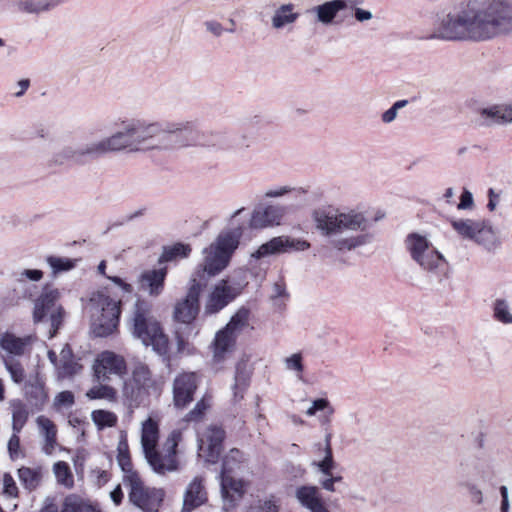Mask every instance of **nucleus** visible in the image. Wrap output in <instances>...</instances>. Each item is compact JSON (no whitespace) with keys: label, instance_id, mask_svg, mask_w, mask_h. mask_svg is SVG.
Returning a JSON list of instances; mask_svg holds the SVG:
<instances>
[{"label":"nucleus","instance_id":"nucleus-1","mask_svg":"<svg viewBox=\"0 0 512 512\" xmlns=\"http://www.w3.org/2000/svg\"><path fill=\"white\" fill-rule=\"evenodd\" d=\"M241 235L240 229L222 231L213 243L203 249V264L199 265L192 274L185 297L174 305L173 319L177 323L175 337L178 351L184 350L188 339L199 333L195 320L200 310L201 292L210 278L220 273L229 264L240 244Z\"/></svg>","mask_w":512,"mask_h":512},{"label":"nucleus","instance_id":"nucleus-2","mask_svg":"<svg viewBox=\"0 0 512 512\" xmlns=\"http://www.w3.org/2000/svg\"><path fill=\"white\" fill-rule=\"evenodd\" d=\"M512 33V0H465L450 20V39L485 41Z\"/></svg>","mask_w":512,"mask_h":512},{"label":"nucleus","instance_id":"nucleus-3","mask_svg":"<svg viewBox=\"0 0 512 512\" xmlns=\"http://www.w3.org/2000/svg\"><path fill=\"white\" fill-rule=\"evenodd\" d=\"M135 151L151 149H170L175 145L191 146L204 143L219 148L229 146V134L226 131L211 132V140L202 142L200 131L193 121H156L131 119Z\"/></svg>","mask_w":512,"mask_h":512},{"label":"nucleus","instance_id":"nucleus-4","mask_svg":"<svg viewBox=\"0 0 512 512\" xmlns=\"http://www.w3.org/2000/svg\"><path fill=\"white\" fill-rule=\"evenodd\" d=\"M312 217L316 229L338 251H350L374 240V233L369 231L372 221L363 212L326 207L316 209ZM382 217H375L373 222Z\"/></svg>","mask_w":512,"mask_h":512},{"label":"nucleus","instance_id":"nucleus-5","mask_svg":"<svg viewBox=\"0 0 512 512\" xmlns=\"http://www.w3.org/2000/svg\"><path fill=\"white\" fill-rule=\"evenodd\" d=\"M91 329L96 337L113 334L119 325L122 299L108 287L93 292L89 298Z\"/></svg>","mask_w":512,"mask_h":512},{"label":"nucleus","instance_id":"nucleus-6","mask_svg":"<svg viewBox=\"0 0 512 512\" xmlns=\"http://www.w3.org/2000/svg\"><path fill=\"white\" fill-rule=\"evenodd\" d=\"M151 305L146 300L138 299L133 312V335L145 346H152L160 356L168 353V338L163 333L160 323L150 316Z\"/></svg>","mask_w":512,"mask_h":512},{"label":"nucleus","instance_id":"nucleus-7","mask_svg":"<svg viewBox=\"0 0 512 512\" xmlns=\"http://www.w3.org/2000/svg\"><path fill=\"white\" fill-rule=\"evenodd\" d=\"M60 292L48 286L35 299L33 307V322L35 324L49 321V338H53L63 324L65 310L59 304Z\"/></svg>","mask_w":512,"mask_h":512},{"label":"nucleus","instance_id":"nucleus-8","mask_svg":"<svg viewBox=\"0 0 512 512\" xmlns=\"http://www.w3.org/2000/svg\"><path fill=\"white\" fill-rule=\"evenodd\" d=\"M404 245L411 259L425 271L438 273L446 264L445 257L425 235L417 232L409 233L404 240Z\"/></svg>","mask_w":512,"mask_h":512},{"label":"nucleus","instance_id":"nucleus-9","mask_svg":"<svg viewBox=\"0 0 512 512\" xmlns=\"http://www.w3.org/2000/svg\"><path fill=\"white\" fill-rule=\"evenodd\" d=\"M250 311L246 307H241L231 317L230 321L219 330L212 343L213 361L215 363L223 362L236 345L238 334L248 325Z\"/></svg>","mask_w":512,"mask_h":512},{"label":"nucleus","instance_id":"nucleus-10","mask_svg":"<svg viewBox=\"0 0 512 512\" xmlns=\"http://www.w3.org/2000/svg\"><path fill=\"white\" fill-rule=\"evenodd\" d=\"M180 440L181 432L173 430L164 443L165 454H162L156 448L143 452L147 463L155 473L163 475L166 472L177 470L176 454Z\"/></svg>","mask_w":512,"mask_h":512},{"label":"nucleus","instance_id":"nucleus-11","mask_svg":"<svg viewBox=\"0 0 512 512\" xmlns=\"http://www.w3.org/2000/svg\"><path fill=\"white\" fill-rule=\"evenodd\" d=\"M129 500L143 512H158L165 493L162 489L145 487L139 475L130 476Z\"/></svg>","mask_w":512,"mask_h":512},{"label":"nucleus","instance_id":"nucleus-12","mask_svg":"<svg viewBox=\"0 0 512 512\" xmlns=\"http://www.w3.org/2000/svg\"><path fill=\"white\" fill-rule=\"evenodd\" d=\"M310 248V243L303 239L289 236H277L263 243L251 254L254 259H262L271 255L288 253L291 251H304Z\"/></svg>","mask_w":512,"mask_h":512},{"label":"nucleus","instance_id":"nucleus-13","mask_svg":"<svg viewBox=\"0 0 512 512\" xmlns=\"http://www.w3.org/2000/svg\"><path fill=\"white\" fill-rule=\"evenodd\" d=\"M225 431L218 426H210L207 428L204 438L198 440V447L201 456L208 463L215 464L223 449V440Z\"/></svg>","mask_w":512,"mask_h":512},{"label":"nucleus","instance_id":"nucleus-14","mask_svg":"<svg viewBox=\"0 0 512 512\" xmlns=\"http://www.w3.org/2000/svg\"><path fill=\"white\" fill-rule=\"evenodd\" d=\"M239 293L240 291L236 287L229 285L226 280H222L215 285L212 292L209 294L204 306V314H217L232 302Z\"/></svg>","mask_w":512,"mask_h":512},{"label":"nucleus","instance_id":"nucleus-15","mask_svg":"<svg viewBox=\"0 0 512 512\" xmlns=\"http://www.w3.org/2000/svg\"><path fill=\"white\" fill-rule=\"evenodd\" d=\"M98 381H108L112 375L121 376L126 372V363L123 357L110 352H102L93 366Z\"/></svg>","mask_w":512,"mask_h":512},{"label":"nucleus","instance_id":"nucleus-16","mask_svg":"<svg viewBox=\"0 0 512 512\" xmlns=\"http://www.w3.org/2000/svg\"><path fill=\"white\" fill-rule=\"evenodd\" d=\"M197 389V375L194 372H183L173 381V402L176 408H185L194 399Z\"/></svg>","mask_w":512,"mask_h":512},{"label":"nucleus","instance_id":"nucleus-17","mask_svg":"<svg viewBox=\"0 0 512 512\" xmlns=\"http://www.w3.org/2000/svg\"><path fill=\"white\" fill-rule=\"evenodd\" d=\"M286 209L280 205H259L254 208L249 226L252 229H263L280 225Z\"/></svg>","mask_w":512,"mask_h":512},{"label":"nucleus","instance_id":"nucleus-18","mask_svg":"<svg viewBox=\"0 0 512 512\" xmlns=\"http://www.w3.org/2000/svg\"><path fill=\"white\" fill-rule=\"evenodd\" d=\"M356 3V0H330L312 7L309 11L315 14L319 23L331 25L340 11L352 7Z\"/></svg>","mask_w":512,"mask_h":512},{"label":"nucleus","instance_id":"nucleus-19","mask_svg":"<svg viewBox=\"0 0 512 512\" xmlns=\"http://www.w3.org/2000/svg\"><path fill=\"white\" fill-rule=\"evenodd\" d=\"M221 493L224 500V509L234 508L237 500L244 495L243 481L233 477V474L220 475Z\"/></svg>","mask_w":512,"mask_h":512},{"label":"nucleus","instance_id":"nucleus-20","mask_svg":"<svg viewBox=\"0 0 512 512\" xmlns=\"http://www.w3.org/2000/svg\"><path fill=\"white\" fill-rule=\"evenodd\" d=\"M298 502L310 512H330L325 506L316 486L302 485L295 491Z\"/></svg>","mask_w":512,"mask_h":512},{"label":"nucleus","instance_id":"nucleus-21","mask_svg":"<svg viewBox=\"0 0 512 512\" xmlns=\"http://www.w3.org/2000/svg\"><path fill=\"white\" fill-rule=\"evenodd\" d=\"M167 268L144 271L139 278L140 287L150 296L157 297L164 290Z\"/></svg>","mask_w":512,"mask_h":512},{"label":"nucleus","instance_id":"nucleus-22","mask_svg":"<svg viewBox=\"0 0 512 512\" xmlns=\"http://www.w3.org/2000/svg\"><path fill=\"white\" fill-rule=\"evenodd\" d=\"M479 123L490 126L512 122V104L493 105L479 110Z\"/></svg>","mask_w":512,"mask_h":512},{"label":"nucleus","instance_id":"nucleus-23","mask_svg":"<svg viewBox=\"0 0 512 512\" xmlns=\"http://www.w3.org/2000/svg\"><path fill=\"white\" fill-rule=\"evenodd\" d=\"M133 127L131 119L121 122V129L107 137L112 152H118L125 149L135 151V143L133 137Z\"/></svg>","mask_w":512,"mask_h":512},{"label":"nucleus","instance_id":"nucleus-24","mask_svg":"<svg viewBox=\"0 0 512 512\" xmlns=\"http://www.w3.org/2000/svg\"><path fill=\"white\" fill-rule=\"evenodd\" d=\"M206 500L207 496L202 484V479L195 477L185 490L181 512H191L203 505Z\"/></svg>","mask_w":512,"mask_h":512},{"label":"nucleus","instance_id":"nucleus-25","mask_svg":"<svg viewBox=\"0 0 512 512\" xmlns=\"http://www.w3.org/2000/svg\"><path fill=\"white\" fill-rule=\"evenodd\" d=\"M475 243L487 251H496L502 245L500 231L489 221L483 220Z\"/></svg>","mask_w":512,"mask_h":512},{"label":"nucleus","instance_id":"nucleus-26","mask_svg":"<svg viewBox=\"0 0 512 512\" xmlns=\"http://www.w3.org/2000/svg\"><path fill=\"white\" fill-rule=\"evenodd\" d=\"M31 344V337H17L15 334L5 332L0 338V348L10 355L22 356Z\"/></svg>","mask_w":512,"mask_h":512},{"label":"nucleus","instance_id":"nucleus-27","mask_svg":"<svg viewBox=\"0 0 512 512\" xmlns=\"http://www.w3.org/2000/svg\"><path fill=\"white\" fill-rule=\"evenodd\" d=\"M79 149L83 164L111 153L107 137L82 144Z\"/></svg>","mask_w":512,"mask_h":512},{"label":"nucleus","instance_id":"nucleus-28","mask_svg":"<svg viewBox=\"0 0 512 512\" xmlns=\"http://www.w3.org/2000/svg\"><path fill=\"white\" fill-rule=\"evenodd\" d=\"M331 438H332L331 433H327L325 435V440H324L325 443H324V448H323L324 458L319 462H314L313 465L316 466L322 474H324L325 476H329L330 479H332L334 483H338L343 480V477L339 476V475L338 476L332 475V470L335 467V461L333 458V452H332V447H331Z\"/></svg>","mask_w":512,"mask_h":512},{"label":"nucleus","instance_id":"nucleus-29","mask_svg":"<svg viewBox=\"0 0 512 512\" xmlns=\"http://www.w3.org/2000/svg\"><path fill=\"white\" fill-rule=\"evenodd\" d=\"M36 423L40 429L41 434L44 437L43 452L47 455H51L55 450L56 446V435L57 430L54 423L47 417L40 415L36 419Z\"/></svg>","mask_w":512,"mask_h":512},{"label":"nucleus","instance_id":"nucleus-30","mask_svg":"<svg viewBox=\"0 0 512 512\" xmlns=\"http://www.w3.org/2000/svg\"><path fill=\"white\" fill-rule=\"evenodd\" d=\"M295 5L287 3L280 5L271 18V25L274 29L280 30L286 25L294 24L299 18V13L294 12Z\"/></svg>","mask_w":512,"mask_h":512},{"label":"nucleus","instance_id":"nucleus-31","mask_svg":"<svg viewBox=\"0 0 512 512\" xmlns=\"http://www.w3.org/2000/svg\"><path fill=\"white\" fill-rule=\"evenodd\" d=\"M60 3V0H19L16 7L23 13L40 14L56 8Z\"/></svg>","mask_w":512,"mask_h":512},{"label":"nucleus","instance_id":"nucleus-32","mask_svg":"<svg viewBox=\"0 0 512 512\" xmlns=\"http://www.w3.org/2000/svg\"><path fill=\"white\" fill-rule=\"evenodd\" d=\"M159 439L158 423L152 418H148L142 424L141 445L143 452L149 451L157 447Z\"/></svg>","mask_w":512,"mask_h":512},{"label":"nucleus","instance_id":"nucleus-33","mask_svg":"<svg viewBox=\"0 0 512 512\" xmlns=\"http://www.w3.org/2000/svg\"><path fill=\"white\" fill-rule=\"evenodd\" d=\"M150 395V391L142 388V386L136 385L130 381L125 382L123 387V396L128 401V404L132 408L139 407L144 404Z\"/></svg>","mask_w":512,"mask_h":512},{"label":"nucleus","instance_id":"nucleus-34","mask_svg":"<svg viewBox=\"0 0 512 512\" xmlns=\"http://www.w3.org/2000/svg\"><path fill=\"white\" fill-rule=\"evenodd\" d=\"M250 384V373L246 369L245 364H237L235 376H234V384L232 387L233 390V400L235 402H239L244 398V393Z\"/></svg>","mask_w":512,"mask_h":512},{"label":"nucleus","instance_id":"nucleus-35","mask_svg":"<svg viewBox=\"0 0 512 512\" xmlns=\"http://www.w3.org/2000/svg\"><path fill=\"white\" fill-rule=\"evenodd\" d=\"M25 395L28 402L37 409H41L48 398L44 384L38 379L30 381L25 385Z\"/></svg>","mask_w":512,"mask_h":512},{"label":"nucleus","instance_id":"nucleus-36","mask_svg":"<svg viewBox=\"0 0 512 512\" xmlns=\"http://www.w3.org/2000/svg\"><path fill=\"white\" fill-rule=\"evenodd\" d=\"M483 220L459 219L452 222L454 230L464 239L476 241Z\"/></svg>","mask_w":512,"mask_h":512},{"label":"nucleus","instance_id":"nucleus-37","mask_svg":"<svg viewBox=\"0 0 512 512\" xmlns=\"http://www.w3.org/2000/svg\"><path fill=\"white\" fill-rule=\"evenodd\" d=\"M192 248L189 244L175 243L170 246H164L163 251L158 259L159 264L171 262L177 259L189 257Z\"/></svg>","mask_w":512,"mask_h":512},{"label":"nucleus","instance_id":"nucleus-38","mask_svg":"<svg viewBox=\"0 0 512 512\" xmlns=\"http://www.w3.org/2000/svg\"><path fill=\"white\" fill-rule=\"evenodd\" d=\"M492 316L501 324L512 325V305L509 300L503 297L496 298L492 303Z\"/></svg>","mask_w":512,"mask_h":512},{"label":"nucleus","instance_id":"nucleus-39","mask_svg":"<svg viewBox=\"0 0 512 512\" xmlns=\"http://www.w3.org/2000/svg\"><path fill=\"white\" fill-rule=\"evenodd\" d=\"M18 477L25 489L29 491L35 490L42 479L41 468L23 466L18 469Z\"/></svg>","mask_w":512,"mask_h":512},{"label":"nucleus","instance_id":"nucleus-40","mask_svg":"<svg viewBox=\"0 0 512 512\" xmlns=\"http://www.w3.org/2000/svg\"><path fill=\"white\" fill-rule=\"evenodd\" d=\"M52 162L56 165H64L66 163H74L83 165V160L80 155V149L73 146H65L56 152L52 157Z\"/></svg>","mask_w":512,"mask_h":512},{"label":"nucleus","instance_id":"nucleus-41","mask_svg":"<svg viewBox=\"0 0 512 512\" xmlns=\"http://www.w3.org/2000/svg\"><path fill=\"white\" fill-rule=\"evenodd\" d=\"M243 463V453L234 448L223 458L220 475L235 474L241 469Z\"/></svg>","mask_w":512,"mask_h":512},{"label":"nucleus","instance_id":"nucleus-42","mask_svg":"<svg viewBox=\"0 0 512 512\" xmlns=\"http://www.w3.org/2000/svg\"><path fill=\"white\" fill-rule=\"evenodd\" d=\"M129 381L149 391L155 387L151 371L144 364H139L134 368L132 378Z\"/></svg>","mask_w":512,"mask_h":512},{"label":"nucleus","instance_id":"nucleus-43","mask_svg":"<svg viewBox=\"0 0 512 512\" xmlns=\"http://www.w3.org/2000/svg\"><path fill=\"white\" fill-rule=\"evenodd\" d=\"M61 512H99L90 504L84 502V500L75 495L70 494L65 497L62 505Z\"/></svg>","mask_w":512,"mask_h":512},{"label":"nucleus","instance_id":"nucleus-44","mask_svg":"<svg viewBox=\"0 0 512 512\" xmlns=\"http://www.w3.org/2000/svg\"><path fill=\"white\" fill-rule=\"evenodd\" d=\"M29 417V412L21 401L12 403V431L20 433Z\"/></svg>","mask_w":512,"mask_h":512},{"label":"nucleus","instance_id":"nucleus-45","mask_svg":"<svg viewBox=\"0 0 512 512\" xmlns=\"http://www.w3.org/2000/svg\"><path fill=\"white\" fill-rule=\"evenodd\" d=\"M54 474L57 481L66 486L71 487L73 485V476L70 471L69 465L64 461H58L53 466Z\"/></svg>","mask_w":512,"mask_h":512},{"label":"nucleus","instance_id":"nucleus-46","mask_svg":"<svg viewBox=\"0 0 512 512\" xmlns=\"http://www.w3.org/2000/svg\"><path fill=\"white\" fill-rule=\"evenodd\" d=\"M46 262L51 267L54 274L66 272L74 268L75 261L70 258L48 256Z\"/></svg>","mask_w":512,"mask_h":512},{"label":"nucleus","instance_id":"nucleus-47","mask_svg":"<svg viewBox=\"0 0 512 512\" xmlns=\"http://www.w3.org/2000/svg\"><path fill=\"white\" fill-rule=\"evenodd\" d=\"M284 365L286 370L294 372L299 380H303V357L301 353H294L284 359Z\"/></svg>","mask_w":512,"mask_h":512},{"label":"nucleus","instance_id":"nucleus-48","mask_svg":"<svg viewBox=\"0 0 512 512\" xmlns=\"http://www.w3.org/2000/svg\"><path fill=\"white\" fill-rule=\"evenodd\" d=\"M92 420L100 428L112 427L117 422L114 413L105 410H95L92 412Z\"/></svg>","mask_w":512,"mask_h":512},{"label":"nucleus","instance_id":"nucleus-49","mask_svg":"<svg viewBox=\"0 0 512 512\" xmlns=\"http://www.w3.org/2000/svg\"><path fill=\"white\" fill-rule=\"evenodd\" d=\"M117 462L123 471V483L127 486L129 484L130 476L139 475L133 470V465L129 453H118Z\"/></svg>","mask_w":512,"mask_h":512},{"label":"nucleus","instance_id":"nucleus-50","mask_svg":"<svg viewBox=\"0 0 512 512\" xmlns=\"http://www.w3.org/2000/svg\"><path fill=\"white\" fill-rule=\"evenodd\" d=\"M70 354H71V351L69 348H67V349L64 348L61 351L63 360H62L61 365L57 366V368L59 370L60 377H69L76 373L77 364L71 359H66V356L70 355Z\"/></svg>","mask_w":512,"mask_h":512},{"label":"nucleus","instance_id":"nucleus-51","mask_svg":"<svg viewBox=\"0 0 512 512\" xmlns=\"http://www.w3.org/2000/svg\"><path fill=\"white\" fill-rule=\"evenodd\" d=\"M87 396L90 399H107L114 400L116 397V391L107 385H98L92 387L88 392Z\"/></svg>","mask_w":512,"mask_h":512},{"label":"nucleus","instance_id":"nucleus-52","mask_svg":"<svg viewBox=\"0 0 512 512\" xmlns=\"http://www.w3.org/2000/svg\"><path fill=\"white\" fill-rule=\"evenodd\" d=\"M247 512H279V505L272 496L265 500H259L257 504L250 506Z\"/></svg>","mask_w":512,"mask_h":512},{"label":"nucleus","instance_id":"nucleus-53","mask_svg":"<svg viewBox=\"0 0 512 512\" xmlns=\"http://www.w3.org/2000/svg\"><path fill=\"white\" fill-rule=\"evenodd\" d=\"M4 363L11 379L17 384L21 383L25 378V371L22 365L17 361L5 360Z\"/></svg>","mask_w":512,"mask_h":512},{"label":"nucleus","instance_id":"nucleus-54","mask_svg":"<svg viewBox=\"0 0 512 512\" xmlns=\"http://www.w3.org/2000/svg\"><path fill=\"white\" fill-rule=\"evenodd\" d=\"M408 103L409 101L407 99L396 101L388 110L382 113V122L385 124L392 123L397 117L398 110L406 107Z\"/></svg>","mask_w":512,"mask_h":512},{"label":"nucleus","instance_id":"nucleus-55","mask_svg":"<svg viewBox=\"0 0 512 512\" xmlns=\"http://www.w3.org/2000/svg\"><path fill=\"white\" fill-rule=\"evenodd\" d=\"M20 433L13 432L7 445L9 457L12 461L17 460L20 457H24L20 449Z\"/></svg>","mask_w":512,"mask_h":512},{"label":"nucleus","instance_id":"nucleus-56","mask_svg":"<svg viewBox=\"0 0 512 512\" xmlns=\"http://www.w3.org/2000/svg\"><path fill=\"white\" fill-rule=\"evenodd\" d=\"M312 406L314 409L318 411H326L327 416L325 417V420L322 422H329V417L334 413V408L331 406L330 402L326 398H318L312 402Z\"/></svg>","mask_w":512,"mask_h":512},{"label":"nucleus","instance_id":"nucleus-57","mask_svg":"<svg viewBox=\"0 0 512 512\" xmlns=\"http://www.w3.org/2000/svg\"><path fill=\"white\" fill-rule=\"evenodd\" d=\"M3 493L9 497H16L18 495L17 485L9 473L3 476Z\"/></svg>","mask_w":512,"mask_h":512},{"label":"nucleus","instance_id":"nucleus-58","mask_svg":"<svg viewBox=\"0 0 512 512\" xmlns=\"http://www.w3.org/2000/svg\"><path fill=\"white\" fill-rule=\"evenodd\" d=\"M74 402V395L71 391H62L55 397L54 405L58 407H71Z\"/></svg>","mask_w":512,"mask_h":512},{"label":"nucleus","instance_id":"nucleus-59","mask_svg":"<svg viewBox=\"0 0 512 512\" xmlns=\"http://www.w3.org/2000/svg\"><path fill=\"white\" fill-rule=\"evenodd\" d=\"M207 404L204 399L198 401L195 407L186 415L188 421H196L202 417L204 411L207 409Z\"/></svg>","mask_w":512,"mask_h":512},{"label":"nucleus","instance_id":"nucleus-60","mask_svg":"<svg viewBox=\"0 0 512 512\" xmlns=\"http://www.w3.org/2000/svg\"><path fill=\"white\" fill-rule=\"evenodd\" d=\"M457 207L460 210H470L474 207L473 196L469 190H463Z\"/></svg>","mask_w":512,"mask_h":512},{"label":"nucleus","instance_id":"nucleus-61","mask_svg":"<svg viewBox=\"0 0 512 512\" xmlns=\"http://www.w3.org/2000/svg\"><path fill=\"white\" fill-rule=\"evenodd\" d=\"M205 27H206L207 31H209L216 37L221 36L224 31L222 25L219 22L214 21V20L206 21Z\"/></svg>","mask_w":512,"mask_h":512},{"label":"nucleus","instance_id":"nucleus-62","mask_svg":"<svg viewBox=\"0 0 512 512\" xmlns=\"http://www.w3.org/2000/svg\"><path fill=\"white\" fill-rule=\"evenodd\" d=\"M354 17L358 22H365L372 19L373 15L369 10L357 7L354 9Z\"/></svg>","mask_w":512,"mask_h":512},{"label":"nucleus","instance_id":"nucleus-63","mask_svg":"<svg viewBox=\"0 0 512 512\" xmlns=\"http://www.w3.org/2000/svg\"><path fill=\"white\" fill-rule=\"evenodd\" d=\"M109 280H111L114 284L119 286L123 292L130 293L132 291V286L125 281H123L122 278L118 276H106Z\"/></svg>","mask_w":512,"mask_h":512},{"label":"nucleus","instance_id":"nucleus-64","mask_svg":"<svg viewBox=\"0 0 512 512\" xmlns=\"http://www.w3.org/2000/svg\"><path fill=\"white\" fill-rule=\"evenodd\" d=\"M21 275L32 281H39L43 277V272L38 269H25Z\"/></svg>","mask_w":512,"mask_h":512}]
</instances>
